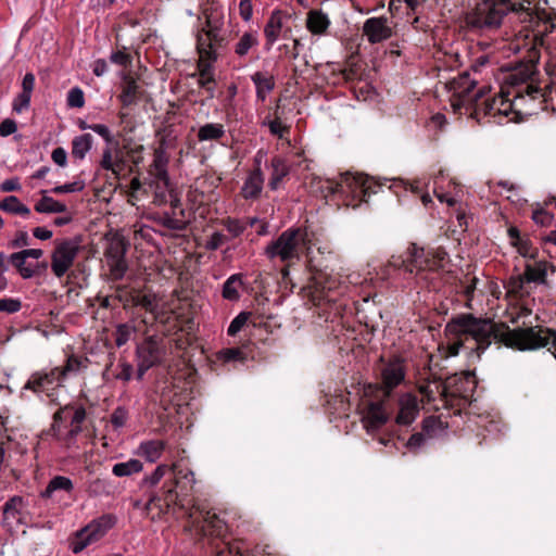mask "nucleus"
Returning <instances> with one entry per match:
<instances>
[{
	"label": "nucleus",
	"instance_id": "774afa93",
	"mask_svg": "<svg viewBox=\"0 0 556 556\" xmlns=\"http://www.w3.org/2000/svg\"><path fill=\"white\" fill-rule=\"evenodd\" d=\"M427 439L429 438L422 431L413 433L407 441V447L410 451H416L425 444Z\"/></svg>",
	"mask_w": 556,
	"mask_h": 556
},
{
	"label": "nucleus",
	"instance_id": "338daca9",
	"mask_svg": "<svg viewBox=\"0 0 556 556\" xmlns=\"http://www.w3.org/2000/svg\"><path fill=\"white\" fill-rule=\"evenodd\" d=\"M228 241V237L222 232L215 231L206 241V249L215 251L218 250Z\"/></svg>",
	"mask_w": 556,
	"mask_h": 556
},
{
	"label": "nucleus",
	"instance_id": "a878e982",
	"mask_svg": "<svg viewBox=\"0 0 556 556\" xmlns=\"http://www.w3.org/2000/svg\"><path fill=\"white\" fill-rule=\"evenodd\" d=\"M255 86L256 99L265 102L267 94L275 89V78L273 75L263 72H255L251 76Z\"/></svg>",
	"mask_w": 556,
	"mask_h": 556
},
{
	"label": "nucleus",
	"instance_id": "4c0bfd02",
	"mask_svg": "<svg viewBox=\"0 0 556 556\" xmlns=\"http://www.w3.org/2000/svg\"><path fill=\"white\" fill-rule=\"evenodd\" d=\"M0 210L23 217L30 215V210L14 195H9L2 200L0 202Z\"/></svg>",
	"mask_w": 556,
	"mask_h": 556
},
{
	"label": "nucleus",
	"instance_id": "a18cd8bd",
	"mask_svg": "<svg viewBox=\"0 0 556 556\" xmlns=\"http://www.w3.org/2000/svg\"><path fill=\"white\" fill-rule=\"evenodd\" d=\"M443 430V422L435 416H429L422 420V432L429 438H433L437 431Z\"/></svg>",
	"mask_w": 556,
	"mask_h": 556
},
{
	"label": "nucleus",
	"instance_id": "c9c22d12",
	"mask_svg": "<svg viewBox=\"0 0 556 556\" xmlns=\"http://www.w3.org/2000/svg\"><path fill=\"white\" fill-rule=\"evenodd\" d=\"M93 144V137L90 134L76 136L72 140V155L75 159L84 160Z\"/></svg>",
	"mask_w": 556,
	"mask_h": 556
},
{
	"label": "nucleus",
	"instance_id": "79ce46f5",
	"mask_svg": "<svg viewBox=\"0 0 556 556\" xmlns=\"http://www.w3.org/2000/svg\"><path fill=\"white\" fill-rule=\"evenodd\" d=\"M555 216L552 212L545 208V205L539 206L532 211V220L542 227H549L553 225Z\"/></svg>",
	"mask_w": 556,
	"mask_h": 556
},
{
	"label": "nucleus",
	"instance_id": "c756f323",
	"mask_svg": "<svg viewBox=\"0 0 556 556\" xmlns=\"http://www.w3.org/2000/svg\"><path fill=\"white\" fill-rule=\"evenodd\" d=\"M243 275L241 273L229 276L223 283L222 295L225 300L235 302L240 299L239 289L243 288Z\"/></svg>",
	"mask_w": 556,
	"mask_h": 556
},
{
	"label": "nucleus",
	"instance_id": "423d86ee",
	"mask_svg": "<svg viewBox=\"0 0 556 556\" xmlns=\"http://www.w3.org/2000/svg\"><path fill=\"white\" fill-rule=\"evenodd\" d=\"M405 376L406 367L400 356H394L384 363L380 372L382 399H365L359 404L363 415L362 419L368 431L378 429L387 424L389 419L387 410L388 399L391 396L392 391L404 382Z\"/></svg>",
	"mask_w": 556,
	"mask_h": 556
},
{
	"label": "nucleus",
	"instance_id": "412c9836",
	"mask_svg": "<svg viewBox=\"0 0 556 556\" xmlns=\"http://www.w3.org/2000/svg\"><path fill=\"white\" fill-rule=\"evenodd\" d=\"M152 195V202L155 205H164L169 203L172 214L177 215L178 213L185 217L184 210L181 207V201L178 198L177 192L170 187V182L165 185V190L161 187H155V190L150 191Z\"/></svg>",
	"mask_w": 556,
	"mask_h": 556
},
{
	"label": "nucleus",
	"instance_id": "f704fd0d",
	"mask_svg": "<svg viewBox=\"0 0 556 556\" xmlns=\"http://www.w3.org/2000/svg\"><path fill=\"white\" fill-rule=\"evenodd\" d=\"M225 134L226 130L223 124L207 123L199 128L197 137L199 141H218Z\"/></svg>",
	"mask_w": 556,
	"mask_h": 556
},
{
	"label": "nucleus",
	"instance_id": "a211bd4d",
	"mask_svg": "<svg viewBox=\"0 0 556 556\" xmlns=\"http://www.w3.org/2000/svg\"><path fill=\"white\" fill-rule=\"evenodd\" d=\"M142 152H143V146L137 144L131 147L130 144L125 146V160L118 154V151H116L113 164L115 165L113 169H109V172L112 173L115 179H119L122 172L125 168V172L128 170L129 173L134 172L132 166L127 165L126 157L128 156L132 163L134 166H137L139 163L142 162Z\"/></svg>",
	"mask_w": 556,
	"mask_h": 556
},
{
	"label": "nucleus",
	"instance_id": "4be33fe9",
	"mask_svg": "<svg viewBox=\"0 0 556 556\" xmlns=\"http://www.w3.org/2000/svg\"><path fill=\"white\" fill-rule=\"evenodd\" d=\"M256 162L257 165L250 172L241 188L240 193L245 200L258 199L263 190L264 175L260 162Z\"/></svg>",
	"mask_w": 556,
	"mask_h": 556
},
{
	"label": "nucleus",
	"instance_id": "f3484780",
	"mask_svg": "<svg viewBox=\"0 0 556 556\" xmlns=\"http://www.w3.org/2000/svg\"><path fill=\"white\" fill-rule=\"evenodd\" d=\"M121 78L122 91L117 98L122 108L128 109L141 100L144 90L139 86L137 78L130 72H123Z\"/></svg>",
	"mask_w": 556,
	"mask_h": 556
},
{
	"label": "nucleus",
	"instance_id": "f257e3e1",
	"mask_svg": "<svg viewBox=\"0 0 556 556\" xmlns=\"http://www.w3.org/2000/svg\"><path fill=\"white\" fill-rule=\"evenodd\" d=\"M444 331L454 340L447 348L451 356L458 355L460 348L468 339L475 341V346L470 349V356L476 359H480L492 340L518 351H535L543 348L556 351V330L541 325L510 329L505 323H494L468 313L453 317L446 324Z\"/></svg>",
	"mask_w": 556,
	"mask_h": 556
},
{
	"label": "nucleus",
	"instance_id": "b1692460",
	"mask_svg": "<svg viewBox=\"0 0 556 556\" xmlns=\"http://www.w3.org/2000/svg\"><path fill=\"white\" fill-rule=\"evenodd\" d=\"M270 168L271 174L268 181V187L270 190H277L279 189L282 180L289 175L290 165L285 157L275 155L270 160Z\"/></svg>",
	"mask_w": 556,
	"mask_h": 556
},
{
	"label": "nucleus",
	"instance_id": "58836bf2",
	"mask_svg": "<svg viewBox=\"0 0 556 556\" xmlns=\"http://www.w3.org/2000/svg\"><path fill=\"white\" fill-rule=\"evenodd\" d=\"M142 467V463L139 459L131 458L124 463H116L112 468V472L116 477H129L140 472Z\"/></svg>",
	"mask_w": 556,
	"mask_h": 556
},
{
	"label": "nucleus",
	"instance_id": "5fc2aeb1",
	"mask_svg": "<svg viewBox=\"0 0 556 556\" xmlns=\"http://www.w3.org/2000/svg\"><path fill=\"white\" fill-rule=\"evenodd\" d=\"M31 94L27 92H20L13 100L12 110L20 114L27 110L30 105Z\"/></svg>",
	"mask_w": 556,
	"mask_h": 556
},
{
	"label": "nucleus",
	"instance_id": "49530a36",
	"mask_svg": "<svg viewBox=\"0 0 556 556\" xmlns=\"http://www.w3.org/2000/svg\"><path fill=\"white\" fill-rule=\"evenodd\" d=\"M250 313L248 312H241L238 314L230 323L227 334L230 337H235L241 329L245 326L247 321L249 320Z\"/></svg>",
	"mask_w": 556,
	"mask_h": 556
},
{
	"label": "nucleus",
	"instance_id": "680f3d73",
	"mask_svg": "<svg viewBox=\"0 0 556 556\" xmlns=\"http://www.w3.org/2000/svg\"><path fill=\"white\" fill-rule=\"evenodd\" d=\"M67 104L71 108H83L85 104L84 92L80 88L75 87L68 91Z\"/></svg>",
	"mask_w": 556,
	"mask_h": 556
},
{
	"label": "nucleus",
	"instance_id": "39448f33",
	"mask_svg": "<svg viewBox=\"0 0 556 556\" xmlns=\"http://www.w3.org/2000/svg\"><path fill=\"white\" fill-rule=\"evenodd\" d=\"M448 260V254L443 248L433 251H426L424 248L410 243L407 249L399 255H392L386 265L380 269L384 279L402 275L404 278L420 277L427 279V271L434 273L443 268Z\"/></svg>",
	"mask_w": 556,
	"mask_h": 556
},
{
	"label": "nucleus",
	"instance_id": "a19ab883",
	"mask_svg": "<svg viewBox=\"0 0 556 556\" xmlns=\"http://www.w3.org/2000/svg\"><path fill=\"white\" fill-rule=\"evenodd\" d=\"M220 224L230 233L232 238H238L239 236H241L249 225L248 223L241 219L231 217L222 219Z\"/></svg>",
	"mask_w": 556,
	"mask_h": 556
},
{
	"label": "nucleus",
	"instance_id": "dca6fc26",
	"mask_svg": "<svg viewBox=\"0 0 556 556\" xmlns=\"http://www.w3.org/2000/svg\"><path fill=\"white\" fill-rule=\"evenodd\" d=\"M127 249V242L113 241L105 251L106 262L113 280H121L128 270V263L125 258Z\"/></svg>",
	"mask_w": 556,
	"mask_h": 556
},
{
	"label": "nucleus",
	"instance_id": "bb28decb",
	"mask_svg": "<svg viewBox=\"0 0 556 556\" xmlns=\"http://www.w3.org/2000/svg\"><path fill=\"white\" fill-rule=\"evenodd\" d=\"M74 491L73 481L65 476H54L41 491V498H52L56 492H65L71 494Z\"/></svg>",
	"mask_w": 556,
	"mask_h": 556
},
{
	"label": "nucleus",
	"instance_id": "e2e57ef3",
	"mask_svg": "<svg viewBox=\"0 0 556 556\" xmlns=\"http://www.w3.org/2000/svg\"><path fill=\"white\" fill-rule=\"evenodd\" d=\"M213 61H202L200 60L198 63V72H199V79L198 80H214V68L212 65Z\"/></svg>",
	"mask_w": 556,
	"mask_h": 556
},
{
	"label": "nucleus",
	"instance_id": "20e7f679",
	"mask_svg": "<svg viewBox=\"0 0 556 556\" xmlns=\"http://www.w3.org/2000/svg\"><path fill=\"white\" fill-rule=\"evenodd\" d=\"M316 185L326 200L356 208L379 192L386 184L366 174L346 172L340 174L338 180L319 178Z\"/></svg>",
	"mask_w": 556,
	"mask_h": 556
},
{
	"label": "nucleus",
	"instance_id": "7ed1b4c3",
	"mask_svg": "<svg viewBox=\"0 0 556 556\" xmlns=\"http://www.w3.org/2000/svg\"><path fill=\"white\" fill-rule=\"evenodd\" d=\"M316 232L307 225L293 226L282 231L278 238L271 241L265 249L269 260L279 258L282 263L291 264L306 258L308 270L315 275H321L328 268L327 256H332V251L327 247H318L317 253L320 258L314 255L313 247L316 245Z\"/></svg>",
	"mask_w": 556,
	"mask_h": 556
},
{
	"label": "nucleus",
	"instance_id": "3c124183",
	"mask_svg": "<svg viewBox=\"0 0 556 556\" xmlns=\"http://www.w3.org/2000/svg\"><path fill=\"white\" fill-rule=\"evenodd\" d=\"M389 189L393 190L394 193H399L397 189H403L405 191L410 190L414 194L421 193V186L419 181L414 182H405L404 180H394L392 185L389 186Z\"/></svg>",
	"mask_w": 556,
	"mask_h": 556
},
{
	"label": "nucleus",
	"instance_id": "c03bdc74",
	"mask_svg": "<svg viewBox=\"0 0 556 556\" xmlns=\"http://www.w3.org/2000/svg\"><path fill=\"white\" fill-rule=\"evenodd\" d=\"M216 357L219 362L228 364L237 361H243L244 353L239 348L223 349L216 354Z\"/></svg>",
	"mask_w": 556,
	"mask_h": 556
},
{
	"label": "nucleus",
	"instance_id": "f03ea898",
	"mask_svg": "<svg viewBox=\"0 0 556 556\" xmlns=\"http://www.w3.org/2000/svg\"><path fill=\"white\" fill-rule=\"evenodd\" d=\"M164 477L166 480L160 492L151 494L146 504V509L155 507L160 514H166L170 508L180 510L188 521L186 530L199 535L223 536L227 530V523L219 516L206 509L195 502L193 497L194 473L188 467L181 465H160L151 476L144 478L143 483L150 486L156 485Z\"/></svg>",
	"mask_w": 556,
	"mask_h": 556
},
{
	"label": "nucleus",
	"instance_id": "bf43d9fd",
	"mask_svg": "<svg viewBox=\"0 0 556 556\" xmlns=\"http://www.w3.org/2000/svg\"><path fill=\"white\" fill-rule=\"evenodd\" d=\"M140 307L146 309L147 312H151L154 308V302L152 298L148 294H143L140 291L135 293L134 307Z\"/></svg>",
	"mask_w": 556,
	"mask_h": 556
},
{
	"label": "nucleus",
	"instance_id": "4468645a",
	"mask_svg": "<svg viewBox=\"0 0 556 556\" xmlns=\"http://www.w3.org/2000/svg\"><path fill=\"white\" fill-rule=\"evenodd\" d=\"M80 251L79 241L76 239H62L54 241L51 253V270L56 278H62L74 265Z\"/></svg>",
	"mask_w": 556,
	"mask_h": 556
},
{
	"label": "nucleus",
	"instance_id": "4d7b16f0",
	"mask_svg": "<svg viewBox=\"0 0 556 556\" xmlns=\"http://www.w3.org/2000/svg\"><path fill=\"white\" fill-rule=\"evenodd\" d=\"M223 25H206L207 34L212 39V48L216 51L218 48L225 46V38L219 34Z\"/></svg>",
	"mask_w": 556,
	"mask_h": 556
},
{
	"label": "nucleus",
	"instance_id": "2eb2a0df",
	"mask_svg": "<svg viewBox=\"0 0 556 556\" xmlns=\"http://www.w3.org/2000/svg\"><path fill=\"white\" fill-rule=\"evenodd\" d=\"M164 351L159 342L149 337L137 346L138 372L137 378L142 379L147 370L161 363Z\"/></svg>",
	"mask_w": 556,
	"mask_h": 556
},
{
	"label": "nucleus",
	"instance_id": "8fccbe9b",
	"mask_svg": "<svg viewBox=\"0 0 556 556\" xmlns=\"http://www.w3.org/2000/svg\"><path fill=\"white\" fill-rule=\"evenodd\" d=\"M90 130L94 131L99 136H101L106 144L115 146V148L118 147V141L115 140L114 136L112 135L111 130L106 125L103 124H91Z\"/></svg>",
	"mask_w": 556,
	"mask_h": 556
},
{
	"label": "nucleus",
	"instance_id": "1a4fd4ad",
	"mask_svg": "<svg viewBox=\"0 0 556 556\" xmlns=\"http://www.w3.org/2000/svg\"><path fill=\"white\" fill-rule=\"evenodd\" d=\"M87 422V412L83 404L73 402L59 407L53 416L50 428L45 432L51 435L64 447L76 444V438L84 431Z\"/></svg>",
	"mask_w": 556,
	"mask_h": 556
},
{
	"label": "nucleus",
	"instance_id": "6e6d98bb",
	"mask_svg": "<svg viewBox=\"0 0 556 556\" xmlns=\"http://www.w3.org/2000/svg\"><path fill=\"white\" fill-rule=\"evenodd\" d=\"M118 147L115 148V146H110L108 144L103 151H102V156H101V160H100V167L104 170H109V169H113V167L115 166L113 164V161H114V150L117 151Z\"/></svg>",
	"mask_w": 556,
	"mask_h": 556
},
{
	"label": "nucleus",
	"instance_id": "6ab92c4d",
	"mask_svg": "<svg viewBox=\"0 0 556 556\" xmlns=\"http://www.w3.org/2000/svg\"><path fill=\"white\" fill-rule=\"evenodd\" d=\"M363 33L371 43H379L392 36V29L387 24L386 17H370L363 25Z\"/></svg>",
	"mask_w": 556,
	"mask_h": 556
},
{
	"label": "nucleus",
	"instance_id": "2f4dec72",
	"mask_svg": "<svg viewBox=\"0 0 556 556\" xmlns=\"http://www.w3.org/2000/svg\"><path fill=\"white\" fill-rule=\"evenodd\" d=\"M165 450V442L162 440H150L139 445V454L148 462L155 463Z\"/></svg>",
	"mask_w": 556,
	"mask_h": 556
},
{
	"label": "nucleus",
	"instance_id": "052dcab7",
	"mask_svg": "<svg viewBox=\"0 0 556 556\" xmlns=\"http://www.w3.org/2000/svg\"><path fill=\"white\" fill-rule=\"evenodd\" d=\"M128 419V412L125 407L118 406L111 414L110 421L114 428H121L125 426Z\"/></svg>",
	"mask_w": 556,
	"mask_h": 556
},
{
	"label": "nucleus",
	"instance_id": "f8f14e48",
	"mask_svg": "<svg viewBox=\"0 0 556 556\" xmlns=\"http://www.w3.org/2000/svg\"><path fill=\"white\" fill-rule=\"evenodd\" d=\"M167 162L168 159L164 149L155 150L153 162L148 172L149 176L143 180L139 177H134L130 180L129 197L134 200H140V197L149 195L150 191L155 190L156 186L165 190V185L170 182L167 173Z\"/></svg>",
	"mask_w": 556,
	"mask_h": 556
},
{
	"label": "nucleus",
	"instance_id": "864d4df0",
	"mask_svg": "<svg viewBox=\"0 0 556 556\" xmlns=\"http://www.w3.org/2000/svg\"><path fill=\"white\" fill-rule=\"evenodd\" d=\"M265 124L268 126L270 134L277 136L278 138H283L290 132V127L283 125L278 116L266 122Z\"/></svg>",
	"mask_w": 556,
	"mask_h": 556
},
{
	"label": "nucleus",
	"instance_id": "69168bd1",
	"mask_svg": "<svg viewBox=\"0 0 556 556\" xmlns=\"http://www.w3.org/2000/svg\"><path fill=\"white\" fill-rule=\"evenodd\" d=\"M418 391L422 397V401L430 404L433 401H435V395L440 394L441 388L438 391V388L435 387V390L432 389L430 383L420 384L418 387Z\"/></svg>",
	"mask_w": 556,
	"mask_h": 556
},
{
	"label": "nucleus",
	"instance_id": "9d476101",
	"mask_svg": "<svg viewBox=\"0 0 556 556\" xmlns=\"http://www.w3.org/2000/svg\"><path fill=\"white\" fill-rule=\"evenodd\" d=\"M437 388H441L440 400L444 406L454 414H460L470 404L477 388V378L473 371H462L448 376Z\"/></svg>",
	"mask_w": 556,
	"mask_h": 556
},
{
	"label": "nucleus",
	"instance_id": "603ef678",
	"mask_svg": "<svg viewBox=\"0 0 556 556\" xmlns=\"http://www.w3.org/2000/svg\"><path fill=\"white\" fill-rule=\"evenodd\" d=\"M110 61L116 65L127 67L132 62V56L123 47L121 50L113 51L110 55Z\"/></svg>",
	"mask_w": 556,
	"mask_h": 556
},
{
	"label": "nucleus",
	"instance_id": "ea45409f",
	"mask_svg": "<svg viewBox=\"0 0 556 556\" xmlns=\"http://www.w3.org/2000/svg\"><path fill=\"white\" fill-rule=\"evenodd\" d=\"M26 260L27 258H26L23 250L20 252L12 253L8 257L9 264H11L13 267H15L17 269L18 274L24 279H29V278H33V273L30 271V265L26 266Z\"/></svg>",
	"mask_w": 556,
	"mask_h": 556
},
{
	"label": "nucleus",
	"instance_id": "ddd939ff",
	"mask_svg": "<svg viewBox=\"0 0 556 556\" xmlns=\"http://www.w3.org/2000/svg\"><path fill=\"white\" fill-rule=\"evenodd\" d=\"M117 517L114 514H103L91 520L73 534L70 547L74 554H79L87 546L100 541L115 527Z\"/></svg>",
	"mask_w": 556,
	"mask_h": 556
},
{
	"label": "nucleus",
	"instance_id": "5701e85b",
	"mask_svg": "<svg viewBox=\"0 0 556 556\" xmlns=\"http://www.w3.org/2000/svg\"><path fill=\"white\" fill-rule=\"evenodd\" d=\"M548 270L554 273L556 267L547 261H535L533 264L527 263L525 266L523 279H526L528 283L534 282L538 285H546Z\"/></svg>",
	"mask_w": 556,
	"mask_h": 556
},
{
	"label": "nucleus",
	"instance_id": "de8ad7c7",
	"mask_svg": "<svg viewBox=\"0 0 556 556\" xmlns=\"http://www.w3.org/2000/svg\"><path fill=\"white\" fill-rule=\"evenodd\" d=\"M136 292L137 290H128L127 287H118L115 296L125 308H132Z\"/></svg>",
	"mask_w": 556,
	"mask_h": 556
},
{
	"label": "nucleus",
	"instance_id": "e433bc0d",
	"mask_svg": "<svg viewBox=\"0 0 556 556\" xmlns=\"http://www.w3.org/2000/svg\"><path fill=\"white\" fill-rule=\"evenodd\" d=\"M45 190L41 191L42 198L35 204V211L38 213H64L67 211V206L54 200L51 197L46 195Z\"/></svg>",
	"mask_w": 556,
	"mask_h": 556
},
{
	"label": "nucleus",
	"instance_id": "473e14b6",
	"mask_svg": "<svg viewBox=\"0 0 556 556\" xmlns=\"http://www.w3.org/2000/svg\"><path fill=\"white\" fill-rule=\"evenodd\" d=\"M207 29L203 28L202 34L197 38V50L202 61H216L217 52L212 48V39H210Z\"/></svg>",
	"mask_w": 556,
	"mask_h": 556
},
{
	"label": "nucleus",
	"instance_id": "cd10ccee",
	"mask_svg": "<svg viewBox=\"0 0 556 556\" xmlns=\"http://www.w3.org/2000/svg\"><path fill=\"white\" fill-rule=\"evenodd\" d=\"M330 26V20L326 13L320 10H311L307 13L306 27L314 35H323Z\"/></svg>",
	"mask_w": 556,
	"mask_h": 556
},
{
	"label": "nucleus",
	"instance_id": "7c9ffc66",
	"mask_svg": "<svg viewBox=\"0 0 556 556\" xmlns=\"http://www.w3.org/2000/svg\"><path fill=\"white\" fill-rule=\"evenodd\" d=\"M202 12L205 17L206 25L224 24V12L220 0H207Z\"/></svg>",
	"mask_w": 556,
	"mask_h": 556
},
{
	"label": "nucleus",
	"instance_id": "0e129e2a",
	"mask_svg": "<svg viewBox=\"0 0 556 556\" xmlns=\"http://www.w3.org/2000/svg\"><path fill=\"white\" fill-rule=\"evenodd\" d=\"M531 241L529 239H522L520 241H514V247L517 248L518 253L523 257H529L531 260H535L538 255V250L533 253H530L531 250Z\"/></svg>",
	"mask_w": 556,
	"mask_h": 556
},
{
	"label": "nucleus",
	"instance_id": "aec40b11",
	"mask_svg": "<svg viewBox=\"0 0 556 556\" xmlns=\"http://www.w3.org/2000/svg\"><path fill=\"white\" fill-rule=\"evenodd\" d=\"M399 413L395 421L401 426L410 425L419 413V401L418 397L413 393H404L399 400Z\"/></svg>",
	"mask_w": 556,
	"mask_h": 556
},
{
	"label": "nucleus",
	"instance_id": "9b49d317",
	"mask_svg": "<svg viewBox=\"0 0 556 556\" xmlns=\"http://www.w3.org/2000/svg\"><path fill=\"white\" fill-rule=\"evenodd\" d=\"M458 83L459 85L469 84V86L460 92V101L464 105L467 102L470 104V116L472 118L479 121L481 117L495 116L496 114L507 115V109L497 108V97H485L490 91L486 87H482L473 94L471 93L472 89L476 87V83L470 79L468 73L462 74Z\"/></svg>",
	"mask_w": 556,
	"mask_h": 556
},
{
	"label": "nucleus",
	"instance_id": "13d9d810",
	"mask_svg": "<svg viewBox=\"0 0 556 556\" xmlns=\"http://www.w3.org/2000/svg\"><path fill=\"white\" fill-rule=\"evenodd\" d=\"M22 308V302L18 299L3 298L0 299V312L14 314Z\"/></svg>",
	"mask_w": 556,
	"mask_h": 556
},
{
	"label": "nucleus",
	"instance_id": "0eeeda50",
	"mask_svg": "<svg viewBox=\"0 0 556 556\" xmlns=\"http://www.w3.org/2000/svg\"><path fill=\"white\" fill-rule=\"evenodd\" d=\"M532 0H478L475 8L466 14V23L471 28L484 29L500 27L504 16L514 12L522 21L531 17Z\"/></svg>",
	"mask_w": 556,
	"mask_h": 556
},
{
	"label": "nucleus",
	"instance_id": "09e8293b",
	"mask_svg": "<svg viewBox=\"0 0 556 556\" xmlns=\"http://www.w3.org/2000/svg\"><path fill=\"white\" fill-rule=\"evenodd\" d=\"M85 186L86 184L84 180L76 179L73 182L56 186L51 191L55 194L80 192L85 189Z\"/></svg>",
	"mask_w": 556,
	"mask_h": 556
},
{
	"label": "nucleus",
	"instance_id": "c85d7f7f",
	"mask_svg": "<svg viewBox=\"0 0 556 556\" xmlns=\"http://www.w3.org/2000/svg\"><path fill=\"white\" fill-rule=\"evenodd\" d=\"M260 45L257 30L245 31L235 45V53L239 58H244L252 50H256Z\"/></svg>",
	"mask_w": 556,
	"mask_h": 556
},
{
	"label": "nucleus",
	"instance_id": "72a5a7b5",
	"mask_svg": "<svg viewBox=\"0 0 556 556\" xmlns=\"http://www.w3.org/2000/svg\"><path fill=\"white\" fill-rule=\"evenodd\" d=\"M25 502L22 496L14 495L10 497L2 506L3 523L9 525L11 519L22 515Z\"/></svg>",
	"mask_w": 556,
	"mask_h": 556
},
{
	"label": "nucleus",
	"instance_id": "393cba45",
	"mask_svg": "<svg viewBox=\"0 0 556 556\" xmlns=\"http://www.w3.org/2000/svg\"><path fill=\"white\" fill-rule=\"evenodd\" d=\"M282 28V12L274 10L265 25L264 35L266 39L265 48L269 50L277 41Z\"/></svg>",
	"mask_w": 556,
	"mask_h": 556
},
{
	"label": "nucleus",
	"instance_id": "6e6552de",
	"mask_svg": "<svg viewBox=\"0 0 556 556\" xmlns=\"http://www.w3.org/2000/svg\"><path fill=\"white\" fill-rule=\"evenodd\" d=\"M88 358L77 355H70L63 366H56L50 370L34 371L21 390V397L25 391H31L36 395L46 394L48 397L62 387L63 382L71 376L77 375L83 368H87Z\"/></svg>",
	"mask_w": 556,
	"mask_h": 556
},
{
	"label": "nucleus",
	"instance_id": "37998d69",
	"mask_svg": "<svg viewBox=\"0 0 556 556\" xmlns=\"http://www.w3.org/2000/svg\"><path fill=\"white\" fill-rule=\"evenodd\" d=\"M134 332V327L129 324H119L116 326V329L113 332V339L116 346L121 348L128 342L131 333Z\"/></svg>",
	"mask_w": 556,
	"mask_h": 556
}]
</instances>
